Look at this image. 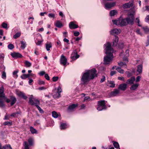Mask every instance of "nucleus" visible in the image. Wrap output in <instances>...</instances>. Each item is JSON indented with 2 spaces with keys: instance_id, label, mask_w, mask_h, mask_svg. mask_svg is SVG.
I'll use <instances>...</instances> for the list:
<instances>
[{
  "instance_id": "obj_1",
  "label": "nucleus",
  "mask_w": 149,
  "mask_h": 149,
  "mask_svg": "<svg viewBox=\"0 0 149 149\" xmlns=\"http://www.w3.org/2000/svg\"><path fill=\"white\" fill-rule=\"evenodd\" d=\"M104 45L106 47L105 53L107 55L104 58V63L106 65L110 64L113 57V50L111 47V44L109 42L107 43Z\"/></svg>"
},
{
  "instance_id": "obj_2",
  "label": "nucleus",
  "mask_w": 149,
  "mask_h": 149,
  "mask_svg": "<svg viewBox=\"0 0 149 149\" xmlns=\"http://www.w3.org/2000/svg\"><path fill=\"white\" fill-rule=\"evenodd\" d=\"M97 76V71L95 69L93 68L88 70L83 74L81 81L84 84H85L90 79H92Z\"/></svg>"
},
{
  "instance_id": "obj_3",
  "label": "nucleus",
  "mask_w": 149,
  "mask_h": 149,
  "mask_svg": "<svg viewBox=\"0 0 149 149\" xmlns=\"http://www.w3.org/2000/svg\"><path fill=\"white\" fill-rule=\"evenodd\" d=\"M113 23L116 25H120L121 26H124L127 25L126 18L123 19L121 18H119L117 20H113Z\"/></svg>"
},
{
  "instance_id": "obj_4",
  "label": "nucleus",
  "mask_w": 149,
  "mask_h": 149,
  "mask_svg": "<svg viewBox=\"0 0 149 149\" xmlns=\"http://www.w3.org/2000/svg\"><path fill=\"white\" fill-rule=\"evenodd\" d=\"M126 22L128 24L132 25L134 24V17L132 13H130L128 16L126 18Z\"/></svg>"
},
{
  "instance_id": "obj_5",
  "label": "nucleus",
  "mask_w": 149,
  "mask_h": 149,
  "mask_svg": "<svg viewBox=\"0 0 149 149\" xmlns=\"http://www.w3.org/2000/svg\"><path fill=\"white\" fill-rule=\"evenodd\" d=\"M119 93V89H115L110 93L109 96L110 97L115 96H117Z\"/></svg>"
},
{
  "instance_id": "obj_6",
  "label": "nucleus",
  "mask_w": 149,
  "mask_h": 149,
  "mask_svg": "<svg viewBox=\"0 0 149 149\" xmlns=\"http://www.w3.org/2000/svg\"><path fill=\"white\" fill-rule=\"evenodd\" d=\"M60 62L61 64L63 65H66L67 62V59L63 55H62L60 59Z\"/></svg>"
},
{
  "instance_id": "obj_7",
  "label": "nucleus",
  "mask_w": 149,
  "mask_h": 149,
  "mask_svg": "<svg viewBox=\"0 0 149 149\" xmlns=\"http://www.w3.org/2000/svg\"><path fill=\"white\" fill-rule=\"evenodd\" d=\"M116 4V3L113 2L112 3H107L105 4V7L106 9L110 8L114 6Z\"/></svg>"
},
{
  "instance_id": "obj_8",
  "label": "nucleus",
  "mask_w": 149,
  "mask_h": 149,
  "mask_svg": "<svg viewBox=\"0 0 149 149\" xmlns=\"http://www.w3.org/2000/svg\"><path fill=\"white\" fill-rule=\"evenodd\" d=\"M120 29H114L111 30L110 31V34L112 35H116L120 33Z\"/></svg>"
},
{
  "instance_id": "obj_9",
  "label": "nucleus",
  "mask_w": 149,
  "mask_h": 149,
  "mask_svg": "<svg viewBox=\"0 0 149 149\" xmlns=\"http://www.w3.org/2000/svg\"><path fill=\"white\" fill-rule=\"evenodd\" d=\"M133 6V3L131 2L126 3L123 5V7L124 9H127L130 8Z\"/></svg>"
},
{
  "instance_id": "obj_10",
  "label": "nucleus",
  "mask_w": 149,
  "mask_h": 149,
  "mask_svg": "<svg viewBox=\"0 0 149 149\" xmlns=\"http://www.w3.org/2000/svg\"><path fill=\"white\" fill-rule=\"evenodd\" d=\"M11 55L12 57L15 58H21L22 57V55L19 53L14 52L11 54Z\"/></svg>"
},
{
  "instance_id": "obj_11",
  "label": "nucleus",
  "mask_w": 149,
  "mask_h": 149,
  "mask_svg": "<svg viewBox=\"0 0 149 149\" xmlns=\"http://www.w3.org/2000/svg\"><path fill=\"white\" fill-rule=\"evenodd\" d=\"M77 106V104H73L70 105L68 108V111L71 112L74 111V109Z\"/></svg>"
},
{
  "instance_id": "obj_12",
  "label": "nucleus",
  "mask_w": 149,
  "mask_h": 149,
  "mask_svg": "<svg viewBox=\"0 0 149 149\" xmlns=\"http://www.w3.org/2000/svg\"><path fill=\"white\" fill-rule=\"evenodd\" d=\"M143 66L142 64L139 65L137 66V75L141 74L142 72Z\"/></svg>"
},
{
  "instance_id": "obj_13",
  "label": "nucleus",
  "mask_w": 149,
  "mask_h": 149,
  "mask_svg": "<svg viewBox=\"0 0 149 149\" xmlns=\"http://www.w3.org/2000/svg\"><path fill=\"white\" fill-rule=\"evenodd\" d=\"M4 91V88L2 86L0 88V97L3 98L4 99H6V98L5 97L3 93Z\"/></svg>"
},
{
  "instance_id": "obj_14",
  "label": "nucleus",
  "mask_w": 149,
  "mask_h": 149,
  "mask_svg": "<svg viewBox=\"0 0 149 149\" xmlns=\"http://www.w3.org/2000/svg\"><path fill=\"white\" fill-rule=\"evenodd\" d=\"M127 87V84H120L118 86V89H120L122 91H125Z\"/></svg>"
},
{
  "instance_id": "obj_15",
  "label": "nucleus",
  "mask_w": 149,
  "mask_h": 149,
  "mask_svg": "<svg viewBox=\"0 0 149 149\" xmlns=\"http://www.w3.org/2000/svg\"><path fill=\"white\" fill-rule=\"evenodd\" d=\"M69 26L70 29H74L78 28V25L75 24L73 22H72L69 23Z\"/></svg>"
},
{
  "instance_id": "obj_16",
  "label": "nucleus",
  "mask_w": 149,
  "mask_h": 149,
  "mask_svg": "<svg viewBox=\"0 0 149 149\" xmlns=\"http://www.w3.org/2000/svg\"><path fill=\"white\" fill-rule=\"evenodd\" d=\"M135 80V77H133L128 79L126 83L128 84H133Z\"/></svg>"
},
{
  "instance_id": "obj_17",
  "label": "nucleus",
  "mask_w": 149,
  "mask_h": 149,
  "mask_svg": "<svg viewBox=\"0 0 149 149\" xmlns=\"http://www.w3.org/2000/svg\"><path fill=\"white\" fill-rule=\"evenodd\" d=\"M118 38L116 36H115V38L113 41V46H116L118 44Z\"/></svg>"
},
{
  "instance_id": "obj_18",
  "label": "nucleus",
  "mask_w": 149,
  "mask_h": 149,
  "mask_svg": "<svg viewBox=\"0 0 149 149\" xmlns=\"http://www.w3.org/2000/svg\"><path fill=\"white\" fill-rule=\"evenodd\" d=\"M139 84H136L132 85L130 88V90L131 91H134L139 86Z\"/></svg>"
},
{
  "instance_id": "obj_19",
  "label": "nucleus",
  "mask_w": 149,
  "mask_h": 149,
  "mask_svg": "<svg viewBox=\"0 0 149 149\" xmlns=\"http://www.w3.org/2000/svg\"><path fill=\"white\" fill-rule=\"evenodd\" d=\"M35 99V98L33 97L32 95H31L29 98V103L30 104L34 105V102Z\"/></svg>"
},
{
  "instance_id": "obj_20",
  "label": "nucleus",
  "mask_w": 149,
  "mask_h": 149,
  "mask_svg": "<svg viewBox=\"0 0 149 149\" xmlns=\"http://www.w3.org/2000/svg\"><path fill=\"white\" fill-rule=\"evenodd\" d=\"M118 64L120 67H122L124 68H127V65L124 63L122 62H118Z\"/></svg>"
},
{
  "instance_id": "obj_21",
  "label": "nucleus",
  "mask_w": 149,
  "mask_h": 149,
  "mask_svg": "<svg viewBox=\"0 0 149 149\" xmlns=\"http://www.w3.org/2000/svg\"><path fill=\"white\" fill-rule=\"evenodd\" d=\"M105 100H102L98 102V106H102L103 107H106Z\"/></svg>"
},
{
  "instance_id": "obj_22",
  "label": "nucleus",
  "mask_w": 149,
  "mask_h": 149,
  "mask_svg": "<svg viewBox=\"0 0 149 149\" xmlns=\"http://www.w3.org/2000/svg\"><path fill=\"white\" fill-rule=\"evenodd\" d=\"M55 25L58 28H61L63 26L62 23L59 21H57L56 22Z\"/></svg>"
},
{
  "instance_id": "obj_23",
  "label": "nucleus",
  "mask_w": 149,
  "mask_h": 149,
  "mask_svg": "<svg viewBox=\"0 0 149 149\" xmlns=\"http://www.w3.org/2000/svg\"><path fill=\"white\" fill-rule=\"evenodd\" d=\"M28 142L29 143V145L30 146H32L33 144V139L30 138L28 139Z\"/></svg>"
},
{
  "instance_id": "obj_24",
  "label": "nucleus",
  "mask_w": 149,
  "mask_h": 149,
  "mask_svg": "<svg viewBox=\"0 0 149 149\" xmlns=\"http://www.w3.org/2000/svg\"><path fill=\"white\" fill-rule=\"evenodd\" d=\"M24 63L26 67H30L31 65V63L27 61H25Z\"/></svg>"
},
{
  "instance_id": "obj_25",
  "label": "nucleus",
  "mask_w": 149,
  "mask_h": 149,
  "mask_svg": "<svg viewBox=\"0 0 149 149\" xmlns=\"http://www.w3.org/2000/svg\"><path fill=\"white\" fill-rule=\"evenodd\" d=\"M30 77V74H24L22 75L21 77L23 79H25Z\"/></svg>"
},
{
  "instance_id": "obj_26",
  "label": "nucleus",
  "mask_w": 149,
  "mask_h": 149,
  "mask_svg": "<svg viewBox=\"0 0 149 149\" xmlns=\"http://www.w3.org/2000/svg\"><path fill=\"white\" fill-rule=\"evenodd\" d=\"M60 127L61 129H64L67 127V125L65 123H61Z\"/></svg>"
},
{
  "instance_id": "obj_27",
  "label": "nucleus",
  "mask_w": 149,
  "mask_h": 149,
  "mask_svg": "<svg viewBox=\"0 0 149 149\" xmlns=\"http://www.w3.org/2000/svg\"><path fill=\"white\" fill-rule=\"evenodd\" d=\"M117 13V11L116 10H111L110 12V14L111 16H113Z\"/></svg>"
},
{
  "instance_id": "obj_28",
  "label": "nucleus",
  "mask_w": 149,
  "mask_h": 149,
  "mask_svg": "<svg viewBox=\"0 0 149 149\" xmlns=\"http://www.w3.org/2000/svg\"><path fill=\"white\" fill-rule=\"evenodd\" d=\"M20 42L21 44V48L22 49H24L26 46V42H24L22 40L20 41Z\"/></svg>"
},
{
  "instance_id": "obj_29",
  "label": "nucleus",
  "mask_w": 149,
  "mask_h": 149,
  "mask_svg": "<svg viewBox=\"0 0 149 149\" xmlns=\"http://www.w3.org/2000/svg\"><path fill=\"white\" fill-rule=\"evenodd\" d=\"M62 91V89L60 86H59L58 87L57 91V94H58V97H60V93Z\"/></svg>"
},
{
  "instance_id": "obj_30",
  "label": "nucleus",
  "mask_w": 149,
  "mask_h": 149,
  "mask_svg": "<svg viewBox=\"0 0 149 149\" xmlns=\"http://www.w3.org/2000/svg\"><path fill=\"white\" fill-rule=\"evenodd\" d=\"M116 70L120 73L123 74L124 72V70L121 67H118L116 68Z\"/></svg>"
},
{
  "instance_id": "obj_31",
  "label": "nucleus",
  "mask_w": 149,
  "mask_h": 149,
  "mask_svg": "<svg viewBox=\"0 0 149 149\" xmlns=\"http://www.w3.org/2000/svg\"><path fill=\"white\" fill-rule=\"evenodd\" d=\"M12 101L10 103V105L11 106L13 105L16 102V98L14 97H12L11 98Z\"/></svg>"
},
{
  "instance_id": "obj_32",
  "label": "nucleus",
  "mask_w": 149,
  "mask_h": 149,
  "mask_svg": "<svg viewBox=\"0 0 149 149\" xmlns=\"http://www.w3.org/2000/svg\"><path fill=\"white\" fill-rule=\"evenodd\" d=\"M23 145L25 149H29V145L26 141H24L23 143Z\"/></svg>"
},
{
  "instance_id": "obj_33",
  "label": "nucleus",
  "mask_w": 149,
  "mask_h": 149,
  "mask_svg": "<svg viewBox=\"0 0 149 149\" xmlns=\"http://www.w3.org/2000/svg\"><path fill=\"white\" fill-rule=\"evenodd\" d=\"M12 149L10 145H6L5 146H3L2 148V149Z\"/></svg>"
},
{
  "instance_id": "obj_34",
  "label": "nucleus",
  "mask_w": 149,
  "mask_h": 149,
  "mask_svg": "<svg viewBox=\"0 0 149 149\" xmlns=\"http://www.w3.org/2000/svg\"><path fill=\"white\" fill-rule=\"evenodd\" d=\"M52 47V43H49V44H46V48L47 51L50 50V48Z\"/></svg>"
},
{
  "instance_id": "obj_35",
  "label": "nucleus",
  "mask_w": 149,
  "mask_h": 149,
  "mask_svg": "<svg viewBox=\"0 0 149 149\" xmlns=\"http://www.w3.org/2000/svg\"><path fill=\"white\" fill-rule=\"evenodd\" d=\"M21 35V32H18L16 33L13 36V38L15 39H17Z\"/></svg>"
},
{
  "instance_id": "obj_36",
  "label": "nucleus",
  "mask_w": 149,
  "mask_h": 149,
  "mask_svg": "<svg viewBox=\"0 0 149 149\" xmlns=\"http://www.w3.org/2000/svg\"><path fill=\"white\" fill-rule=\"evenodd\" d=\"M98 107H97V109L99 111H101L102 110L104 109H106V107H101V106H98Z\"/></svg>"
},
{
  "instance_id": "obj_37",
  "label": "nucleus",
  "mask_w": 149,
  "mask_h": 149,
  "mask_svg": "<svg viewBox=\"0 0 149 149\" xmlns=\"http://www.w3.org/2000/svg\"><path fill=\"white\" fill-rule=\"evenodd\" d=\"M52 116L54 118H57L58 116L57 113L55 111H53L52 113Z\"/></svg>"
},
{
  "instance_id": "obj_38",
  "label": "nucleus",
  "mask_w": 149,
  "mask_h": 149,
  "mask_svg": "<svg viewBox=\"0 0 149 149\" xmlns=\"http://www.w3.org/2000/svg\"><path fill=\"white\" fill-rule=\"evenodd\" d=\"M30 131L32 134H34L36 133V129L33 128L32 127H30Z\"/></svg>"
},
{
  "instance_id": "obj_39",
  "label": "nucleus",
  "mask_w": 149,
  "mask_h": 149,
  "mask_svg": "<svg viewBox=\"0 0 149 149\" xmlns=\"http://www.w3.org/2000/svg\"><path fill=\"white\" fill-rule=\"evenodd\" d=\"M34 101V105H35L36 107L37 105H38V104H40L39 101L37 99H35Z\"/></svg>"
},
{
  "instance_id": "obj_40",
  "label": "nucleus",
  "mask_w": 149,
  "mask_h": 149,
  "mask_svg": "<svg viewBox=\"0 0 149 149\" xmlns=\"http://www.w3.org/2000/svg\"><path fill=\"white\" fill-rule=\"evenodd\" d=\"M113 145L114 147L116 148H119V145L118 143L114 142Z\"/></svg>"
},
{
  "instance_id": "obj_41",
  "label": "nucleus",
  "mask_w": 149,
  "mask_h": 149,
  "mask_svg": "<svg viewBox=\"0 0 149 149\" xmlns=\"http://www.w3.org/2000/svg\"><path fill=\"white\" fill-rule=\"evenodd\" d=\"M8 48L10 49H12L14 48V46L12 44H9L8 46Z\"/></svg>"
},
{
  "instance_id": "obj_42",
  "label": "nucleus",
  "mask_w": 149,
  "mask_h": 149,
  "mask_svg": "<svg viewBox=\"0 0 149 149\" xmlns=\"http://www.w3.org/2000/svg\"><path fill=\"white\" fill-rule=\"evenodd\" d=\"M36 107H37L40 113H44V111L38 105H37Z\"/></svg>"
},
{
  "instance_id": "obj_43",
  "label": "nucleus",
  "mask_w": 149,
  "mask_h": 149,
  "mask_svg": "<svg viewBox=\"0 0 149 149\" xmlns=\"http://www.w3.org/2000/svg\"><path fill=\"white\" fill-rule=\"evenodd\" d=\"M109 84L110 85L109 86L110 87L112 88L114 87L115 86V84L114 83V82L113 81H111L109 83Z\"/></svg>"
},
{
  "instance_id": "obj_44",
  "label": "nucleus",
  "mask_w": 149,
  "mask_h": 149,
  "mask_svg": "<svg viewBox=\"0 0 149 149\" xmlns=\"http://www.w3.org/2000/svg\"><path fill=\"white\" fill-rule=\"evenodd\" d=\"M3 124L5 125H12V122L8 121L5 122Z\"/></svg>"
},
{
  "instance_id": "obj_45",
  "label": "nucleus",
  "mask_w": 149,
  "mask_h": 149,
  "mask_svg": "<svg viewBox=\"0 0 149 149\" xmlns=\"http://www.w3.org/2000/svg\"><path fill=\"white\" fill-rule=\"evenodd\" d=\"M4 106V105L2 100L0 98V107H3Z\"/></svg>"
},
{
  "instance_id": "obj_46",
  "label": "nucleus",
  "mask_w": 149,
  "mask_h": 149,
  "mask_svg": "<svg viewBox=\"0 0 149 149\" xmlns=\"http://www.w3.org/2000/svg\"><path fill=\"white\" fill-rule=\"evenodd\" d=\"M143 28L146 33H148L149 32V29L147 27H143Z\"/></svg>"
},
{
  "instance_id": "obj_47",
  "label": "nucleus",
  "mask_w": 149,
  "mask_h": 149,
  "mask_svg": "<svg viewBox=\"0 0 149 149\" xmlns=\"http://www.w3.org/2000/svg\"><path fill=\"white\" fill-rule=\"evenodd\" d=\"M59 77H52V81L54 82L57 81Z\"/></svg>"
},
{
  "instance_id": "obj_48",
  "label": "nucleus",
  "mask_w": 149,
  "mask_h": 149,
  "mask_svg": "<svg viewBox=\"0 0 149 149\" xmlns=\"http://www.w3.org/2000/svg\"><path fill=\"white\" fill-rule=\"evenodd\" d=\"M48 16L49 17L54 18L55 17V15L54 14L50 13L48 14Z\"/></svg>"
},
{
  "instance_id": "obj_49",
  "label": "nucleus",
  "mask_w": 149,
  "mask_h": 149,
  "mask_svg": "<svg viewBox=\"0 0 149 149\" xmlns=\"http://www.w3.org/2000/svg\"><path fill=\"white\" fill-rule=\"evenodd\" d=\"M18 114H19V112H17L15 113H13L10 116L13 117L15 118L17 117V115Z\"/></svg>"
},
{
  "instance_id": "obj_50",
  "label": "nucleus",
  "mask_w": 149,
  "mask_h": 149,
  "mask_svg": "<svg viewBox=\"0 0 149 149\" xmlns=\"http://www.w3.org/2000/svg\"><path fill=\"white\" fill-rule=\"evenodd\" d=\"M40 124V121L39 120H37L34 123V125L36 126H38Z\"/></svg>"
},
{
  "instance_id": "obj_51",
  "label": "nucleus",
  "mask_w": 149,
  "mask_h": 149,
  "mask_svg": "<svg viewBox=\"0 0 149 149\" xmlns=\"http://www.w3.org/2000/svg\"><path fill=\"white\" fill-rule=\"evenodd\" d=\"M23 93L21 91H17V95L20 97H21Z\"/></svg>"
},
{
  "instance_id": "obj_52",
  "label": "nucleus",
  "mask_w": 149,
  "mask_h": 149,
  "mask_svg": "<svg viewBox=\"0 0 149 149\" xmlns=\"http://www.w3.org/2000/svg\"><path fill=\"white\" fill-rule=\"evenodd\" d=\"M6 77V73L3 72H2V77L3 79H5Z\"/></svg>"
},
{
  "instance_id": "obj_53",
  "label": "nucleus",
  "mask_w": 149,
  "mask_h": 149,
  "mask_svg": "<svg viewBox=\"0 0 149 149\" xmlns=\"http://www.w3.org/2000/svg\"><path fill=\"white\" fill-rule=\"evenodd\" d=\"M2 27L6 29L7 28V25L6 23L4 22L2 23Z\"/></svg>"
},
{
  "instance_id": "obj_54",
  "label": "nucleus",
  "mask_w": 149,
  "mask_h": 149,
  "mask_svg": "<svg viewBox=\"0 0 149 149\" xmlns=\"http://www.w3.org/2000/svg\"><path fill=\"white\" fill-rule=\"evenodd\" d=\"M79 57V55L78 54H76V56H73L72 57V58L73 59H76Z\"/></svg>"
},
{
  "instance_id": "obj_55",
  "label": "nucleus",
  "mask_w": 149,
  "mask_h": 149,
  "mask_svg": "<svg viewBox=\"0 0 149 149\" xmlns=\"http://www.w3.org/2000/svg\"><path fill=\"white\" fill-rule=\"evenodd\" d=\"M45 78L47 80H50L48 74H45Z\"/></svg>"
},
{
  "instance_id": "obj_56",
  "label": "nucleus",
  "mask_w": 149,
  "mask_h": 149,
  "mask_svg": "<svg viewBox=\"0 0 149 149\" xmlns=\"http://www.w3.org/2000/svg\"><path fill=\"white\" fill-rule=\"evenodd\" d=\"M45 82L44 81L40 80H39L38 81V84L39 85L44 84H45Z\"/></svg>"
},
{
  "instance_id": "obj_57",
  "label": "nucleus",
  "mask_w": 149,
  "mask_h": 149,
  "mask_svg": "<svg viewBox=\"0 0 149 149\" xmlns=\"http://www.w3.org/2000/svg\"><path fill=\"white\" fill-rule=\"evenodd\" d=\"M136 33L138 34H139L141 36L142 35V33L141 32H140V29H136Z\"/></svg>"
},
{
  "instance_id": "obj_58",
  "label": "nucleus",
  "mask_w": 149,
  "mask_h": 149,
  "mask_svg": "<svg viewBox=\"0 0 149 149\" xmlns=\"http://www.w3.org/2000/svg\"><path fill=\"white\" fill-rule=\"evenodd\" d=\"M135 21L136 22H137L138 23L137 24L139 26H141V25L139 24L140 20L138 18L136 19Z\"/></svg>"
},
{
  "instance_id": "obj_59",
  "label": "nucleus",
  "mask_w": 149,
  "mask_h": 149,
  "mask_svg": "<svg viewBox=\"0 0 149 149\" xmlns=\"http://www.w3.org/2000/svg\"><path fill=\"white\" fill-rule=\"evenodd\" d=\"M21 97H22L25 100H26L27 98V97L25 95V94L24 93Z\"/></svg>"
},
{
  "instance_id": "obj_60",
  "label": "nucleus",
  "mask_w": 149,
  "mask_h": 149,
  "mask_svg": "<svg viewBox=\"0 0 149 149\" xmlns=\"http://www.w3.org/2000/svg\"><path fill=\"white\" fill-rule=\"evenodd\" d=\"M79 32L78 31L75 32L74 33V35L75 36H78L79 34Z\"/></svg>"
},
{
  "instance_id": "obj_61",
  "label": "nucleus",
  "mask_w": 149,
  "mask_h": 149,
  "mask_svg": "<svg viewBox=\"0 0 149 149\" xmlns=\"http://www.w3.org/2000/svg\"><path fill=\"white\" fill-rule=\"evenodd\" d=\"M145 22H149V15H147L145 19Z\"/></svg>"
},
{
  "instance_id": "obj_62",
  "label": "nucleus",
  "mask_w": 149,
  "mask_h": 149,
  "mask_svg": "<svg viewBox=\"0 0 149 149\" xmlns=\"http://www.w3.org/2000/svg\"><path fill=\"white\" fill-rule=\"evenodd\" d=\"M141 78V77H140L139 76H138L136 78V82H139L140 81Z\"/></svg>"
},
{
  "instance_id": "obj_63",
  "label": "nucleus",
  "mask_w": 149,
  "mask_h": 149,
  "mask_svg": "<svg viewBox=\"0 0 149 149\" xmlns=\"http://www.w3.org/2000/svg\"><path fill=\"white\" fill-rule=\"evenodd\" d=\"M4 57V55L3 54H0V59H2L3 60Z\"/></svg>"
},
{
  "instance_id": "obj_64",
  "label": "nucleus",
  "mask_w": 149,
  "mask_h": 149,
  "mask_svg": "<svg viewBox=\"0 0 149 149\" xmlns=\"http://www.w3.org/2000/svg\"><path fill=\"white\" fill-rule=\"evenodd\" d=\"M39 74L40 76H43L44 74H45V72L44 71H42L40 72L39 73Z\"/></svg>"
}]
</instances>
